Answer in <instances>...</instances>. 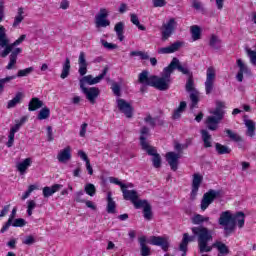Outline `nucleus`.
Returning a JSON list of instances; mask_svg holds the SVG:
<instances>
[{
	"mask_svg": "<svg viewBox=\"0 0 256 256\" xmlns=\"http://www.w3.org/2000/svg\"><path fill=\"white\" fill-rule=\"evenodd\" d=\"M25 17H27V14L25 13V8L19 7L17 9V13L14 17L12 27H14V28L19 27L21 25V23H23V21L25 20Z\"/></svg>",
	"mask_w": 256,
	"mask_h": 256,
	"instance_id": "27",
	"label": "nucleus"
},
{
	"mask_svg": "<svg viewBox=\"0 0 256 256\" xmlns=\"http://www.w3.org/2000/svg\"><path fill=\"white\" fill-rule=\"evenodd\" d=\"M246 53H247V55H248V58L250 59L251 65H253L254 67H256V51L247 48V49H246Z\"/></svg>",
	"mask_w": 256,
	"mask_h": 256,
	"instance_id": "53",
	"label": "nucleus"
},
{
	"mask_svg": "<svg viewBox=\"0 0 256 256\" xmlns=\"http://www.w3.org/2000/svg\"><path fill=\"white\" fill-rule=\"evenodd\" d=\"M168 71H170V74L177 69L180 73H183V75H189L191 77V74L189 73V68L187 66L181 65V62H179V59L173 58L169 66H167Z\"/></svg>",
	"mask_w": 256,
	"mask_h": 256,
	"instance_id": "16",
	"label": "nucleus"
},
{
	"mask_svg": "<svg viewBox=\"0 0 256 256\" xmlns=\"http://www.w3.org/2000/svg\"><path fill=\"white\" fill-rule=\"evenodd\" d=\"M138 241L140 243V247H141V255L142 256H149L151 255V248H149V246H147V237L146 236H140L138 238Z\"/></svg>",
	"mask_w": 256,
	"mask_h": 256,
	"instance_id": "33",
	"label": "nucleus"
},
{
	"mask_svg": "<svg viewBox=\"0 0 256 256\" xmlns=\"http://www.w3.org/2000/svg\"><path fill=\"white\" fill-rule=\"evenodd\" d=\"M182 46H183V42L177 41L171 44L170 46L160 48L158 50V53H160L161 55H168L171 53H175V51H179V49H181Z\"/></svg>",
	"mask_w": 256,
	"mask_h": 256,
	"instance_id": "25",
	"label": "nucleus"
},
{
	"mask_svg": "<svg viewBox=\"0 0 256 256\" xmlns=\"http://www.w3.org/2000/svg\"><path fill=\"white\" fill-rule=\"evenodd\" d=\"M201 183H203V175L199 173L193 174L192 190L190 194L191 199H195V197H197V193H199V187H201Z\"/></svg>",
	"mask_w": 256,
	"mask_h": 256,
	"instance_id": "18",
	"label": "nucleus"
},
{
	"mask_svg": "<svg viewBox=\"0 0 256 256\" xmlns=\"http://www.w3.org/2000/svg\"><path fill=\"white\" fill-rule=\"evenodd\" d=\"M23 97H25L23 92H17L15 97L12 100L8 101L7 109H13V108L17 107V105H19V103H21V101H23Z\"/></svg>",
	"mask_w": 256,
	"mask_h": 256,
	"instance_id": "35",
	"label": "nucleus"
},
{
	"mask_svg": "<svg viewBox=\"0 0 256 256\" xmlns=\"http://www.w3.org/2000/svg\"><path fill=\"white\" fill-rule=\"evenodd\" d=\"M22 243L23 245H33L35 243V237L32 235L26 236Z\"/></svg>",
	"mask_w": 256,
	"mask_h": 256,
	"instance_id": "60",
	"label": "nucleus"
},
{
	"mask_svg": "<svg viewBox=\"0 0 256 256\" xmlns=\"http://www.w3.org/2000/svg\"><path fill=\"white\" fill-rule=\"evenodd\" d=\"M51 115V111L49 108L45 107L40 110L38 113V119L39 121H43L44 119H49V116Z\"/></svg>",
	"mask_w": 256,
	"mask_h": 256,
	"instance_id": "51",
	"label": "nucleus"
},
{
	"mask_svg": "<svg viewBox=\"0 0 256 256\" xmlns=\"http://www.w3.org/2000/svg\"><path fill=\"white\" fill-rule=\"evenodd\" d=\"M186 107H187V103L185 101L180 102L178 109L174 111L173 119H179V117H181V113L185 111Z\"/></svg>",
	"mask_w": 256,
	"mask_h": 256,
	"instance_id": "48",
	"label": "nucleus"
},
{
	"mask_svg": "<svg viewBox=\"0 0 256 256\" xmlns=\"http://www.w3.org/2000/svg\"><path fill=\"white\" fill-rule=\"evenodd\" d=\"M190 33L192 35V41H199L201 39V27L198 25L191 26Z\"/></svg>",
	"mask_w": 256,
	"mask_h": 256,
	"instance_id": "43",
	"label": "nucleus"
},
{
	"mask_svg": "<svg viewBox=\"0 0 256 256\" xmlns=\"http://www.w3.org/2000/svg\"><path fill=\"white\" fill-rule=\"evenodd\" d=\"M78 157H80V159H82V161H85V163H87V161H89V157L87 156V153H85V151H83V150L78 151Z\"/></svg>",
	"mask_w": 256,
	"mask_h": 256,
	"instance_id": "64",
	"label": "nucleus"
},
{
	"mask_svg": "<svg viewBox=\"0 0 256 256\" xmlns=\"http://www.w3.org/2000/svg\"><path fill=\"white\" fill-rule=\"evenodd\" d=\"M225 133L227 134V136L232 140L235 141L236 143H239L242 141L241 136H239V134L233 132L232 130L226 129Z\"/></svg>",
	"mask_w": 256,
	"mask_h": 256,
	"instance_id": "52",
	"label": "nucleus"
},
{
	"mask_svg": "<svg viewBox=\"0 0 256 256\" xmlns=\"http://www.w3.org/2000/svg\"><path fill=\"white\" fill-rule=\"evenodd\" d=\"M116 103L119 111L121 113H124L125 117H127L128 119H131V117H133V106H131L129 102L125 101L124 99L118 98L116 100Z\"/></svg>",
	"mask_w": 256,
	"mask_h": 256,
	"instance_id": "13",
	"label": "nucleus"
},
{
	"mask_svg": "<svg viewBox=\"0 0 256 256\" xmlns=\"http://www.w3.org/2000/svg\"><path fill=\"white\" fill-rule=\"evenodd\" d=\"M84 191L90 197H95V193H97V188H95V185H93L92 183H88L85 185Z\"/></svg>",
	"mask_w": 256,
	"mask_h": 256,
	"instance_id": "50",
	"label": "nucleus"
},
{
	"mask_svg": "<svg viewBox=\"0 0 256 256\" xmlns=\"http://www.w3.org/2000/svg\"><path fill=\"white\" fill-rule=\"evenodd\" d=\"M114 31L118 37V41H124L125 40V23L124 22H118L114 26Z\"/></svg>",
	"mask_w": 256,
	"mask_h": 256,
	"instance_id": "34",
	"label": "nucleus"
},
{
	"mask_svg": "<svg viewBox=\"0 0 256 256\" xmlns=\"http://www.w3.org/2000/svg\"><path fill=\"white\" fill-rule=\"evenodd\" d=\"M83 195H85L83 190H80V191L76 192L74 194V201H76V203H85V200L82 198Z\"/></svg>",
	"mask_w": 256,
	"mask_h": 256,
	"instance_id": "59",
	"label": "nucleus"
},
{
	"mask_svg": "<svg viewBox=\"0 0 256 256\" xmlns=\"http://www.w3.org/2000/svg\"><path fill=\"white\" fill-rule=\"evenodd\" d=\"M243 122L245 127L247 128L246 135L248 137H255V122L249 119L248 115L243 116Z\"/></svg>",
	"mask_w": 256,
	"mask_h": 256,
	"instance_id": "26",
	"label": "nucleus"
},
{
	"mask_svg": "<svg viewBox=\"0 0 256 256\" xmlns=\"http://www.w3.org/2000/svg\"><path fill=\"white\" fill-rule=\"evenodd\" d=\"M195 241V236H189L188 233H184L182 242L180 244V251L183 252L182 256H185L187 253V245H189L190 242Z\"/></svg>",
	"mask_w": 256,
	"mask_h": 256,
	"instance_id": "30",
	"label": "nucleus"
},
{
	"mask_svg": "<svg viewBox=\"0 0 256 256\" xmlns=\"http://www.w3.org/2000/svg\"><path fill=\"white\" fill-rule=\"evenodd\" d=\"M25 39H27V35L22 34L16 41H14L12 44H7L4 47V50H2L0 52V57L5 58L7 57V55H9V53H11V51H15V47H18V45H21V43H23V41H25Z\"/></svg>",
	"mask_w": 256,
	"mask_h": 256,
	"instance_id": "14",
	"label": "nucleus"
},
{
	"mask_svg": "<svg viewBox=\"0 0 256 256\" xmlns=\"http://www.w3.org/2000/svg\"><path fill=\"white\" fill-rule=\"evenodd\" d=\"M27 205V215L28 217H31V215H33V209L37 207V203L35 202V200H28Z\"/></svg>",
	"mask_w": 256,
	"mask_h": 256,
	"instance_id": "54",
	"label": "nucleus"
},
{
	"mask_svg": "<svg viewBox=\"0 0 256 256\" xmlns=\"http://www.w3.org/2000/svg\"><path fill=\"white\" fill-rule=\"evenodd\" d=\"M209 221V217L203 216L201 214H197L194 217H192V223L194 225H201V223H205Z\"/></svg>",
	"mask_w": 256,
	"mask_h": 256,
	"instance_id": "47",
	"label": "nucleus"
},
{
	"mask_svg": "<svg viewBox=\"0 0 256 256\" xmlns=\"http://www.w3.org/2000/svg\"><path fill=\"white\" fill-rule=\"evenodd\" d=\"M155 75L149 76V71L144 70L138 76V82L146 87H152Z\"/></svg>",
	"mask_w": 256,
	"mask_h": 256,
	"instance_id": "23",
	"label": "nucleus"
},
{
	"mask_svg": "<svg viewBox=\"0 0 256 256\" xmlns=\"http://www.w3.org/2000/svg\"><path fill=\"white\" fill-rule=\"evenodd\" d=\"M25 225H27V221L23 218H17L12 223V227H25Z\"/></svg>",
	"mask_w": 256,
	"mask_h": 256,
	"instance_id": "58",
	"label": "nucleus"
},
{
	"mask_svg": "<svg viewBox=\"0 0 256 256\" xmlns=\"http://www.w3.org/2000/svg\"><path fill=\"white\" fill-rule=\"evenodd\" d=\"M169 83H171V72L169 68H164L162 77L154 76L152 81V87L159 91H167L169 89Z\"/></svg>",
	"mask_w": 256,
	"mask_h": 256,
	"instance_id": "5",
	"label": "nucleus"
},
{
	"mask_svg": "<svg viewBox=\"0 0 256 256\" xmlns=\"http://www.w3.org/2000/svg\"><path fill=\"white\" fill-rule=\"evenodd\" d=\"M194 85L193 76H189L186 82V91L190 93V101L192 103L190 109H195V107H197V103H199V91L195 89Z\"/></svg>",
	"mask_w": 256,
	"mask_h": 256,
	"instance_id": "7",
	"label": "nucleus"
},
{
	"mask_svg": "<svg viewBox=\"0 0 256 256\" xmlns=\"http://www.w3.org/2000/svg\"><path fill=\"white\" fill-rule=\"evenodd\" d=\"M32 163H33V159L31 158H26L22 162L18 163L16 165V168L19 171L20 175H25V173L27 172V169L31 167Z\"/></svg>",
	"mask_w": 256,
	"mask_h": 256,
	"instance_id": "31",
	"label": "nucleus"
},
{
	"mask_svg": "<svg viewBox=\"0 0 256 256\" xmlns=\"http://www.w3.org/2000/svg\"><path fill=\"white\" fill-rule=\"evenodd\" d=\"M223 109H225V102L216 101V108L210 112L213 116H208L205 121L206 127L210 131H217L219 129V123L223 121L225 115Z\"/></svg>",
	"mask_w": 256,
	"mask_h": 256,
	"instance_id": "3",
	"label": "nucleus"
},
{
	"mask_svg": "<svg viewBox=\"0 0 256 256\" xmlns=\"http://www.w3.org/2000/svg\"><path fill=\"white\" fill-rule=\"evenodd\" d=\"M233 220L235 223V227L238 225L239 229H243L245 227V213L237 212L233 215Z\"/></svg>",
	"mask_w": 256,
	"mask_h": 256,
	"instance_id": "36",
	"label": "nucleus"
},
{
	"mask_svg": "<svg viewBox=\"0 0 256 256\" xmlns=\"http://www.w3.org/2000/svg\"><path fill=\"white\" fill-rule=\"evenodd\" d=\"M216 78H217V72L213 67H209L206 71V81L204 83L206 95H211V93H213V88L215 87Z\"/></svg>",
	"mask_w": 256,
	"mask_h": 256,
	"instance_id": "9",
	"label": "nucleus"
},
{
	"mask_svg": "<svg viewBox=\"0 0 256 256\" xmlns=\"http://www.w3.org/2000/svg\"><path fill=\"white\" fill-rule=\"evenodd\" d=\"M34 68L33 67H29L23 70H19L17 75H15L16 77H27L28 75H31V73H33Z\"/></svg>",
	"mask_w": 256,
	"mask_h": 256,
	"instance_id": "55",
	"label": "nucleus"
},
{
	"mask_svg": "<svg viewBox=\"0 0 256 256\" xmlns=\"http://www.w3.org/2000/svg\"><path fill=\"white\" fill-rule=\"evenodd\" d=\"M8 43L9 39L7 38V30L5 29V26L0 25V49L2 47H6Z\"/></svg>",
	"mask_w": 256,
	"mask_h": 256,
	"instance_id": "41",
	"label": "nucleus"
},
{
	"mask_svg": "<svg viewBox=\"0 0 256 256\" xmlns=\"http://www.w3.org/2000/svg\"><path fill=\"white\" fill-rule=\"evenodd\" d=\"M175 29H177V21L175 18H170L162 25V38L169 39V37L175 33Z\"/></svg>",
	"mask_w": 256,
	"mask_h": 256,
	"instance_id": "12",
	"label": "nucleus"
},
{
	"mask_svg": "<svg viewBox=\"0 0 256 256\" xmlns=\"http://www.w3.org/2000/svg\"><path fill=\"white\" fill-rule=\"evenodd\" d=\"M181 159V152L166 153V161L170 165L172 171H177L179 167V160Z\"/></svg>",
	"mask_w": 256,
	"mask_h": 256,
	"instance_id": "17",
	"label": "nucleus"
},
{
	"mask_svg": "<svg viewBox=\"0 0 256 256\" xmlns=\"http://www.w3.org/2000/svg\"><path fill=\"white\" fill-rule=\"evenodd\" d=\"M122 194L126 201H131L135 209H141L145 200L139 199V193L136 190H123Z\"/></svg>",
	"mask_w": 256,
	"mask_h": 256,
	"instance_id": "10",
	"label": "nucleus"
},
{
	"mask_svg": "<svg viewBox=\"0 0 256 256\" xmlns=\"http://www.w3.org/2000/svg\"><path fill=\"white\" fill-rule=\"evenodd\" d=\"M152 3L154 7H165L167 5L166 0H152Z\"/></svg>",
	"mask_w": 256,
	"mask_h": 256,
	"instance_id": "63",
	"label": "nucleus"
},
{
	"mask_svg": "<svg viewBox=\"0 0 256 256\" xmlns=\"http://www.w3.org/2000/svg\"><path fill=\"white\" fill-rule=\"evenodd\" d=\"M14 79H17L16 75L0 78V93H3L6 83H11V81H13Z\"/></svg>",
	"mask_w": 256,
	"mask_h": 256,
	"instance_id": "46",
	"label": "nucleus"
},
{
	"mask_svg": "<svg viewBox=\"0 0 256 256\" xmlns=\"http://www.w3.org/2000/svg\"><path fill=\"white\" fill-rule=\"evenodd\" d=\"M215 147L218 155H227L231 153V149L229 147L222 145L220 143H216Z\"/></svg>",
	"mask_w": 256,
	"mask_h": 256,
	"instance_id": "45",
	"label": "nucleus"
},
{
	"mask_svg": "<svg viewBox=\"0 0 256 256\" xmlns=\"http://www.w3.org/2000/svg\"><path fill=\"white\" fill-rule=\"evenodd\" d=\"M149 137V128L142 127L140 131V145L142 149L148 153V155H151L153 167L155 169H159L161 167V156L157 153V150L149 145V142L147 141V138Z\"/></svg>",
	"mask_w": 256,
	"mask_h": 256,
	"instance_id": "2",
	"label": "nucleus"
},
{
	"mask_svg": "<svg viewBox=\"0 0 256 256\" xmlns=\"http://www.w3.org/2000/svg\"><path fill=\"white\" fill-rule=\"evenodd\" d=\"M192 233L198 239V247L200 253H209L211 246H208L209 241L213 240V232L203 226L193 227Z\"/></svg>",
	"mask_w": 256,
	"mask_h": 256,
	"instance_id": "1",
	"label": "nucleus"
},
{
	"mask_svg": "<svg viewBox=\"0 0 256 256\" xmlns=\"http://www.w3.org/2000/svg\"><path fill=\"white\" fill-rule=\"evenodd\" d=\"M219 195L218 191L215 190H209L207 193L204 194L202 201H201V209L202 211H205L209 205L217 199V196Z\"/></svg>",
	"mask_w": 256,
	"mask_h": 256,
	"instance_id": "15",
	"label": "nucleus"
},
{
	"mask_svg": "<svg viewBox=\"0 0 256 256\" xmlns=\"http://www.w3.org/2000/svg\"><path fill=\"white\" fill-rule=\"evenodd\" d=\"M43 107V101L39 100V98H32L28 105V111H37V109H41Z\"/></svg>",
	"mask_w": 256,
	"mask_h": 256,
	"instance_id": "39",
	"label": "nucleus"
},
{
	"mask_svg": "<svg viewBox=\"0 0 256 256\" xmlns=\"http://www.w3.org/2000/svg\"><path fill=\"white\" fill-rule=\"evenodd\" d=\"M218 223L224 227V234L226 237H229V235L235 231V220L233 219V214H231V211L229 210L220 214Z\"/></svg>",
	"mask_w": 256,
	"mask_h": 256,
	"instance_id": "4",
	"label": "nucleus"
},
{
	"mask_svg": "<svg viewBox=\"0 0 256 256\" xmlns=\"http://www.w3.org/2000/svg\"><path fill=\"white\" fill-rule=\"evenodd\" d=\"M70 71H71V60H69V58H66L62 67V73L60 75L61 79H67V77H69Z\"/></svg>",
	"mask_w": 256,
	"mask_h": 256,
	"instance_id": "42",
	"label": "nucleus"
},
{
	"mask_svg": "<svg viewBox=\"0 0 256 256\" xmlns=\"http://www.w3.org/2000/svg\"><path fill=\"white\" fill-rule=\"evenodd\" d=\"M237 66H238V73L236 75V79L237 81H239V83L243 82V75H251V70L249 69V67L247 66V64H245V62H243V60L238 59L236 61Z\"/></svg>",
	"mask_w": 256,
	"mask_h": 256,
	"instance_id": "19",
	"label": "nucleus"
},
{
	"mask_svg": "<svg viewBox=\"0 0 256 256\" xmlns=\"http://www.w3.org/2000/svg\"><path fill=\"white\" fill-rule=\"evenodd\" d=\"M107 68H104L102 73L97 77L93 78L92 75L84 76L80 79V89H86L85 85H97V83H101L102 79H105V75H107Z\"/></svg>",
	"mask_w": 256,
	"mask_h": 256,
	"instance_id": "8",
	"label": "nucleus"
},
{
	"mask_svg": "<svg viewBox=\"0 0 256 256\" xmlns=\"http://www.w3.org/2000/svg\"><path fill=\"white\" fill-rule=\"evenodd\" d=\"M140 209H143V215L144 219L146 221H151L153 219V212L151 211V204L147 200H144L142 205L140 206Z\"/></svg>",
	"mask_w": 256,
	"mask_h": 256,
	"instance_id": "32",
	"label": "nucleus"
},
{
	"mask_svg": "<svg viewBox=\"0 0 256 256\" xmlns=\"http://www.w3.org/2000/svg\"><path fill=\"white\" fill-rule=\"evenodd\" d=\"M111 89L114 95H116L117 97L121 95V87L119 86V84L113 83Z\"/></svg>",
	"mask_w": 256,
	"mask_h": 256,
	"instance_id": "61",
	"label": "nucleus"
},
{
	"mask_svg": "<svg viewBox=\"0 0 256 256\" xmlns=\"http://www.w3.org/2000/svg\"><path fill=\"white\" fill-rule=\"evenodd\" d=\"M63 185L61 184H54L53 186L49 187L46 186L43 188L42 193L45 198L51 197L57 193V191L61 190Z\"/></svg>",
	"mask_w": 256,
	"mask_h": 256,
	"instance_id": "29",
	"label": "nucleus"
},
{
	"mask_svg": "<svg viewBox=\"0 0 256 256\" xmlns=\"http://www.w3.org/2000/svg\"><path fill=\"white\" fill-rule=\"evenodd\" d=\"M100 42H101V45H103V47L105 49H108V51H113V49H117V47H118L117 44L109 43L105 40H101Z\"/></svg>",
	"mask_w": 256,
	"mask_h": 256,
	"instance_id": "57",
	"label": "nucleus"
},
{
	"mask_svg": "<svg viewBox=\"0 0 256 256\" xmlns=\"http://www.w3.org/2000/svg\"><path fill=\"white\" fill-rule=\"evenodd\" d=\"M130 57H139L142 61L149 60V53L145 51H132Z\"/></svg>",
	"mask_w": 256,
	"mask_h": 256,
	"instance_id": "44",
	"label": "nucleus"
},
{
	"mask_svg": "<svg viewBox=\"0 0 256 256\" xmlns=\"http://www.w3.org/2000/svg\"><path fill=\"white\" fill-rule=\"evenodd\" d=\"M78 65H79V69H78L79 75H81V77L87 75V67L89 64L87 63L85 52H80L78 57Z\"/></svg>",
	"mask_w": 256,
	"mask_h": 256,
	"instance_id": "22",
	"label": "nucleus"
},
{
	"mask_svg": "<svg viewBox=\"0 0 256 256\" xmlns=\"http://www.w3.org/2000/svg\"><path fill=\"white\" fill-rule=\"evenodd\" d=\"M150 245H156L157 247H161L163 251H167L169 249V241L165 237L161 236H151L149 239Z\"/></svg>",
	"mask_w": 256,
	"mask_h": 256,
	"instance_id": "20",
	"label": "nucleus"
},
{
	"mask_svg": "<svg viewBox=\"0 0 256 256\" xmlns=\"http://www.w3.org/2000/svg\"><path fill=\"white\" fill-rule=\"evenodd\" d=\"M82 93L86 95V99L92 103H95V99L99 97L100 90L97 87L81 88Z\"/></svg>",
	"mask_w": 256,
	"mask_h": 256,
	"instance_id": "21",
	"label": "nucleus"
},
{
	"mask_svg": "<svg viewBox=\"0 0 256 256\" xmlns=\"http://www.w3.org/2000/svg\"><path fill=\"white\" fill-rule=\"evenodd\" d=\"M130 21L131 23H133V25H136V27L140 30V31H145V26L141 25V23L139 22V17L137 16V14H131L130 15Z\"/></svg>",
	"mask_w": 256,
	"mask_h": 256,
	"instance_id": "49",
	"label": "nucleus"
},
{
	"mask_svg": "<svg viewBox=\"0 0 256 256\" xmlns=\"http://www.w3.org/2000/svg\"><path fill=\"white\" fill-rule=\"evenodd\" d=\"M117 209V203L113 200L111 192L107 193V213H115Z\"/></svg>",
	"mask_w": 256,
	"mask_h": 256,
	"instance_id": "40",
	"label": "nucleus"
},
{
	"mask_svg": "<svg viewBox=\"0 0 256 256\" xmlns=\"http://www.w3.org/2000/svg\"><path fill=\"white\" fill-rule=\"evenodd\" d=\"M202 135V141L204 143V147L207 149L209 147H212L213 145V138H211V134H209V131L207 130H201Z\"/></svg>",
	"mask_w": 256,
	"mask_h": 256,
	"instance_id": "37",
	"label": "nucleus"
},
{
	"mask_svg": "<svg viewBox=\"0 0 256 256\" xmlns=\"http://www.w3.org/2000/svg\"><path fill=\"white\" fill-rule=\"evenodd\" d=\"M57 160L59 163H69L71 161V146H66L60 150L57 154Z\"/></svg>",
	"mask_w": 256,
	"mask_h": 256,
	"instance_id": "24",
	"label": "nucleus"
},
{
	"mask_svg": "<svg viewBox=\"0 0 256 256\" xmlns=\"http://www.w3.org/2000/svg\"><path fill=\"white\" fill-rule=\"evenodd\" d=\"M29 118L27 116H23L20 120H15V125L10 127L9 133H8V141L6 142V146L8 148L13 147L15 143V133H18V131L27 123V120Z\"/></svg>",
	"mask_w": 256,
	"mask_h": 256,
	"instance_id": "6",
	"label": "nucleus"
},
{
	"mask_svg": "<svg viewBox=\"0 0 256 256\" xmlns=\"http://www.w3.org/2000/svg\"><path fill=\"white\" fill-rule=\"evenodd\" d=\"M108 17L109 11L106 8H101L95 16V25L97 29L101 27H109L111 25V21L107 19Z\"/></svg>",
	"mask_w": 256,
	"mask_h": 256,
	"instance_id": "11",
	"label": "nucleus"
},
{
	"mask_svg": "<svg viewBox=\"0 0 256 256\" xmlns=\"http://www.w3.org/2000/svg\"><path fill=\"white\" fill-rule=\"evenodd\" d=\"M145 123H148V125H151V127H155V124L157 123V118L151 117V115H148L144 119Z\"/></svg>",
	"mask_w": 256,
	"mask_h": 256,
	"instance_id": "62",
	"label": "nucleus"
},
{
	"mask_svg": "<svg viewBox=\"0 0 256 256\" xmlns=\"http://www.w3.org/2000/svg\"><path fill=\"white\" fill-rule=\"evenodd\" d=\"M23 53V49L21 48H15L14 50L11 51V54L9 56V63L6 66V69L11 70L15 65L17 64V57L19 54Z\"/></svg>",
	"mask_w": 256,
	"mask_h": 256,
	"instance_id": "28",
	"label": "nucleus"
},
{
	"mask_svg": "<svg viewBox=\"0 0 256 256\" xmlns=\"http://www.w3.org/2000/svg\"><path fill=\"white\" fill-rule=\"evenodd\" d=\"M215 247H217L219 253H221L222 255H227V253H229V249L227 248V246L221 242L216 243Z\"/></svg>",
	"mask_w": 256,
	"mask_h": 256,
	"instance_id": "56",
	"label": "nucleus"
},
{
	"mask_svg": "<svg viewBox=\"0 0 256 256\" xmlns=\"http://www.w3.org/2000/svg\"><path fill=\"white\" fill-rule=\"evenodd\" d=\"M210 47L212 49L219 50L221 47H223V43L221 42V39H219V36L212 34L209 41Z\"/></svg>",
	"mask_w": 256,
	"mask_h": 256,
	"instance_id": "38",
	"label": "nucleus"
}]
</instances>
